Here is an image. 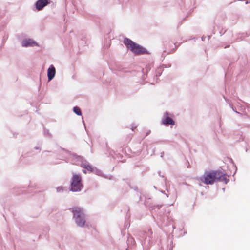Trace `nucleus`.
Here are the masks:
<instances>
[{
	"mask_svg": "<svg viewBox=\"0 0 250 250\" xmlns=\"http://www.w3.org/2000/svg\"><path fill=\"white\" fill-rule=\"evenodd\" d=\"M83 172L84 173H86V171H85V170H83Z\"/></svg>",
	"mask_w": 250,
	"mask_h": 250,
	"instance_id": "12",
	"label": "nucleus"
},
{
	"mask_svg": "<svg viewBox=\"0 0 250 250\" xmlns=\"http://www.w3.org/2000/svg\"><path fill=\"white\" fill-rule=\"evenodd\" d=\"M71 190L77 192L81 190L82 184L81 183V177L78 175H74L71 184Z\"/></svg>",
	"mask_w": 250,
	"mask_h": 250,
	"instance_id": "4",
	"label": "nucleus"
},
{
	"mask_svg": "<svg viewBox=\"0 0 250 250\" xmlns=\"http://www.w3.org/2000/svg\"><path fill=\"white\" fill-rule=\"evenodd\" d=\"M124 43L128 49H129L135 54H143L146 52L145 48L136 44L128 38H126L124 39Z\"/></svg>",
	"mask_w": 250,
	"mask_h": 250,
	"instance_id": "2",
	"label": "nucleus"
},
{
	"mask_svg": "<svg viewBox=\"0 0 250 250\" xmlns=\"http://www.w3.org/2000/svg\"><path fill=\"white\" fill-rule=\"evenodd\" d=\"M81 167L88 171L91 172L93 170L92 167L89 164L86 163H82L81 164Z\"/></svg>",
	"mask_w": 250,
	"mask_h": 250,
	"instance_id": "10",
	"label": "nucleus"
},
{
	"mask_svg": "<svg viewBox=\"0 0 250 250\" xmlns=\"http://www.w3.org/2000/svg\"><path fill=\"white\" fill-rule=\"evenodd\" d=\"M73 111L78 115H81V111L79 107L75 106L73 108Z\"/></svg>",
	"mask_w": 250,
	"mask_h": 250,
	"instance_id": "11",
	"label": "nucleus"
},
{
	"mask_svg": "<svg viewBox=\"0 0 250 250\" xmlns=\"http://www.w3.org/2000/svg\"><path fill=\"white\" fill-rule=\"evenodd\" d=\"M47 0H38L36 3V8L38 10H42L44 7L48 4Z\"/></svg>",
	"mask_w": 250,
	"mask_h": 250,
	"instance_id": "6",
	"label": "nucleus"
},
{
	"mask_svg": "<svg viewBox=\"0 0 250 250\" xmlns=\"http://www.w3.org/2000/svg\"><path fill=\"white\" fill-rule=\"evenodd\" d=\"M22 45L23 47L38 45L37 43L31 39H25L23 41Z\"/></svg>",
	"mask_w": 250,
	"mask_h": 250,
	"instance_id": "9",
	"label": "nucleus"
},
{
	"mask_svg": "<svg viewBox=\"0 0 250 250\" xmlns=\"http://www.w3.org/2000/svg\"><path fill=\"white\" fill-rule=\"evenodd\" d=\"M72 212L77 225L81 227H83L85 221L83 212L81 208L77 207H73L72 208Z\"/></svg>",
	"mask_w": 250,
	"mask_h": 250,
	"instance_id": "3",
	"label": "nucleus"
},
{
	"mask_svg": "<svg viewBox=\"0 0 250 250\" xmlns=\"http://www.w3.org/2000/svg\"><path fill=\"white\" fill-rule=\"evenodd\" d=\"M228 176L220 170L206 171L200 178L201 182L206 185H212L215 182H222L227 184Z\"/></svg>",
	"mask_w": 250,
	"mask_h": 250,
	"instance_id": "1",
	"label": "nucleus"
},
{
	"mask_svg": "<svg viewBox=\"0 0 250 250\" xmlns=\"http://www.w3.org/2000/svg\"><path fill=\"white\" fill-rule=\"evenodd\" d=\"M172 43L169 42H164V46L165 49L164 52H167V53H171L173 52L175 50L174 48H171V46H172Z\"/></svg>",
	"mask_w": 250,
	"mask_h": 250,
	"instance_id": "5",
	"label": "nucleus"
},
{
	"mask_svg": "<svg viewBox=\"0 0 250 250\" xmlns=\"http://www.w3.org/2000/svg\"><path fill=\"white\" fill-rule=\"evenodd\" d=\"M168 113H165V117L162 120V123L165 125H174L175 124L174 121L170 117L167 116Z\"/></svg>",
	"mask_w": 250,
	"mask_h": 250,
	"instance_id": "7",
	"label": "nucleus"
},
{
	"mask_svg": "<svg viewBox=\"0 0 250 250\" xmlns=\"http://www.w3.org/2000/svg\"><path fill=\"white\" fill-rule=\"evenodd\" d=\"M56 74V70L55 67L51 65L47 70V76L48 78V80H51L55 76Z\"/></svg>",
	"mask_w": 250,
	"mask_h": 250,
	"instance_id": "8",
	"label": "nucleus"
}]
</instances>
